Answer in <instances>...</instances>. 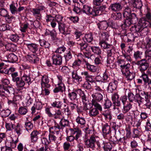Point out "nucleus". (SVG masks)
<instances>
[{"mask_svg":"<svg viewBox=\"0 0 151 151\" xmlns=\"http://www.w3.org/2000/svg\"><path fill=\"white\" fill-rule=\"evenodd\" d=\"M132 7L127 6L125 7L123 13L124 17L125 18L122 27L124 28L129 27L132 24L136 23L138 21V18L136 14L132 13Z\"/></svg>","mask_w":151,"mask_h":151,"instance_id":"f257e3e1","label":"nucleus"},{"mask_svg":"<svg viewBox=\"0 0 151 151\" xmlns=\"http://www.w3.org/2000/svg\"><path fill=\"white\" fill-rule=\"evenodd\" d=\"M149 92L144 91H140L137 93L139 106H142L144 108H150L151 107V102L149 99Z\"/></svg>","mask_w":151,"mask_h":151,"instance_id":"f03ea898","label":"nucleus"},{"mask_svg":"<svg viewBox=\"0 0 151 151\" xmlns=\"http://www.w3.org/2000/svg\"><path fill=\"white\" fill-rule=\"evenodd\" d=\"M12 81L15 83L16 85L17 88H22L25 84H28L29 85L31 83L22 76L21 77H19L18 72L12 73Z\"/></svg>","mask_w":151,"mask_h":151,"instance_id":"7ed1b4c3","label":"nucleus"},{"mask_svg":"<svg viewBox=\"0 0 151 151\" xmlns=\"http://www.w3.org/2000/svg\"><path fill=\"white\" fill-rule=\"evenodd\" d=\"M151 27V24L150 21L147 20L145 17L141 18L138 24L132 28L133 31H139L141 27Z\"/></svg>","mask_w":151,"mask_h":151,"instance_id":"20e7f679","label":"nucleus"},{"mask_svg":"<svg viewBox=\"0 0 151 151\" xmlns=\"http://www.w3.org/2000/svg\"><path fill=\"white\" fill-rule=\"evenodd\" d=\"M97 136L94 134L91 135L89 139L84 141L85 145L88 148H91L94 150L96 147V138Z\"/></svg>","mask_w":151,"mask_h":151,"instance_id":"39448f33","label":"nucleus"},{"mask_svg":"<svg viewBox=\"0 0 151 151\" xmlns=\"http://www.w3.org/2000/svg\"><path fill=\"white\" fill-rule=\"evenodd\" d=\"M91 106L90 108L88 115L91 117H95L99 114V111H102V107L101 105H97L92 104H89Z\"/></svg>","mask_w":151,"mask_h":151,"instance_id":"423d86ee","label":"nucleus"},{"mask_svg":"<svg viewBox=\"0 0 151 151\" xmlns=\"http://www.w3.org/2000/svg\"><path fill=\"white\" fill-rule=\"evenodd\" d=\"M136 64L138 66V69L141 73H145L144 71L146 70L149 66V63L145 59H142L137 61Z\"/></svg>","mask_w":151,"mask_h":151,"instance_id":"0eeeda50","label":"nucleus"},{"mask_svg":"<svg viewBox=\"0 0 151 151\" xmlns=\"http://www.w3.org/2000/svg\"><path fill=\"white\" fill-rule=\"evenodd\" d=\"M18 6L17 3H15L14 1L12 2V3L9 5V10L12 14L14 15L19 13L24 9V7L23 6H19L17 8Z\"/></svg>","mask_w":151,"mask_h":151,"instance_id":"6e6552de","label":"nucleus"},{"mask_svg":"<svg viewBox=\"0 0 151 151\" xmlns=\"http://www.w3.org/2000/svg\"><path fill=\"white\" fill-rule=\"evenodd\" d=\"M101 47L104 49H107V57L113 56L115 54V47L111 44H106L103 43L101 44Z\"/></svg>","mask_w":151,"mask_h":151,"instance_id":"1a4fd4ad","label":"nucleus"},{"mask_svg":"<svg viewBox=\"0 0 151 151\" xmlns=\"http://www.w3.org/2000/svg\"><path fill=\"white\" fill-rule=\"evenodd\" d=\"M44 8V7L43 6H39L37 8L32 9L31 12L36 19L40 20L42 18L40 12L43 10Z\"/></svg>","mask_w":151,"mask_h":151,"instance_id":"9d476101","label":"nucleus"},{"mask_svg":"<svg viewBox=\"0 0 151 151\" xmlns=\"http://www.w3.org/2000/svg\"><path fill=\"white\" fill-rule=\"evenodd\" d=\"M81 131L79 129H75L72 131V134L73 135H75V137L73 135H71L67 136L66 137V140L68 141L71 142L73 141L75 139L77 140L80 137L81 134Z\"/></svg>","mask_w":151,"mask_h":151,"instance_id":"9b49d317","label":"nucleus"},{"mask_svg":"<svg viewBox=\"0 0 151 151\" xmlns=\"http://www.w3.org/2000/svg\"><path fill=\"white\" fill-rule=\"evenodd\" d=\"M93 99L91 101V103L94 104L101 105L98 102H100L103 99V96L100 93L96 92L92 95Z\"/></svg>","mask_w":151,"mask_h":151,"instance_id":"f8f14e48","label":"nucleus"},{"mask_svg":"<svg viewBox=\"0 0 151 151\" xmlns=\"http://www.w3.org/2000/svg\"><path fill=\"white\" fill-rule=\"evenodd\" d=\"M77 44H78V48L82 51H86L88 52L90 50V47L88 44L84 41L83 42L81 40H77Z\"/></svg>","mask_w":151,"mask_h":151,"instance_id":"ddd939ff","label":"nucleus"},{"mask_svg":"<svg viewBox=\"0 0 151 151\" xmlns=\"http://www.w3.org/2000/svg\"><path fill=\"white\" fill-rule=\"evenodd\" d=\"M69 124V121L65 119H62L59 124H58L54 127V128L57 130V129L63 130L65 127L68 126Z\"/></svg>","mask_w":151,"mask_h":151,"instance_id":"4468645a","label":"nucleus"},{"mask_svg":"<svg viewBox=\"0 0 151 151\" xmlns=\"http://www.w3.org/2000/svg\"><path fill=\"white\" fill-rule=\"evenodd\" d=\"M122 7L123 6L120 3L116 2L111 4L109 9L114 12H119L122 9Z\"/></svg>","mask_w":151,"mask_h":151,"instance_id":"2eb2a0df","label":"nucleus"},{"mask_svg":"<svg viewBox=\"0 0 151 151\" xmlns=\"http://www.w3.org/2000/svg\"><path fill=\"white\" fill-rule=\"evenodd\" d=\"M52 64L56 65H59L62 64V58L60 55H54L52 56Z\"/></svg>","mask_w":151,"mask_h":151,"instance_id":"dca6fc26","label":"nucleus"},{"mask_svg":"<svg viewBox=\"0 0 151 151\" xmlns=\"http://www.w3.org/2000/svg\"><path fill=\"white\" fill-rule=\"evenodd\" d=\"M81 75L84 76L86 82L93 83H95V79L93 77L89 74L88 72L87 71H84L81 73Z\"/></svg>","mask_w":151,"mask_h":151,"instance_id":"f3484780","label":"nucleus"},{"mask_svg":"<svg viewBox=\"0 0 151 151\" xmlns=\"http://www.w3.org/2000/svg\"><path fill=\"white\" fill-rule=\"evenodd\" d=\"M106 8L105 5H103L100 6L98 9H94L92 12L93 16H96L101 14L102 13L105 11Z\"/></svg>","mask_w":151,"mask_h":151,"instance_id":"a211bd4d","label":"nucleus"},{"mask_svg":"<svg viewBox=\"0 0 151 151\" xmlns=\"http://www.w3.org/2000/svg\"><path fill=\"white\" fill-rule=\"evenodd\" d=\"M111 126L107 124H104L102 127V131L104 136L106 137L111 134Z\"/></svg>","mask_w":151,"mask_h":151,"instance_id":"6ab92c4d","label":"nucleus"},{"mask_svg":"<svg viewBox=\"0 0 151 151\" xmlns=\"http://www.w3.org/2000/svg\"><path fill=\"white\" fill-rule=\"evenodd\" d=\"M10 88V87L7 88L0 85V96L6 97L9 96V89Z\"/></svg>","mask_w":151,"mask_h":151,"instance_id":"aec40b11","label":"nucleus"},{"mask_svg":"<svg viewBox=\"0 0 151 151\" xmlns=\"http://www.w3.org/2000/svg\"><path fill=\"white\" fill-rule=\"evenodd\" d=\"M39 134V132L36 130H34L31 132L30 135L31 142L35 143L37 142Z\"/></svg>","mask_w":151,"mask_h":151,"instance_id":"412c9836","label":"nucleus"},{"mask_svg":"<svg viewBox=\"0 0 151 151\" xmlns=\"http://www.w3.org/2000/svg\"><path fill=\"white\" fill-rule=\"evenodd\" d=\"M78 93V89L72 92H69L68 94V97L70 100L72 102L77 101V93Z\"/></svg>","mask_w":151,"mask_h":151,"instance_id":"4be33fe9","label":"nucleus"},{"mask_svg":"<svg viewBox=\"0 0 151 151\" xmlns=\"http://www.w3.org/2000/svg\"><path fill=\"white\" fill-rule=\"evenodd\" d=\"M58 86L56 87L54 90L53 92L55 93L60 92L63 93L65 90V87L64 84L63 83H58Z\"/></svg>","mask_w":151,"mask_h":151,"instance_id":"5701e85b","label":"nucleus"},{"mask_svg":"<svg viewBox=\"0 0 151 151\" xmlns=\"http://www.w3.org/2000/svg\"><path fill=\"white\" fill-rule=\"evenodd\" d=\"M49 80L48 77L46 76H44L42 77L41 85V86H46L47 88H50V85L49 83Z\"/></svg>","mask_w":151,"mask_h":151,"instance_id":"b1692460","label":"nucleus"},{"mask_svg":"<svg viewBox=\"0 0 151 151\" xmlns=\"http://www.w3.org/2000/svg\"><path fill=\"white\" fill-rule=\"evenodd\" d=\"M109 36V35L107 32H104L101 35V38L102 39L100 40L99 43V45H100L101 47V44H103V43H105L106 44H109L106 42V41L108 40Z\"/></svg>","mask_w":151,"mask_h":151,"instance_id":"393cba45","label":"nucleus"},{"mask_svg":"<svg viewBox=\"0 0 151 151\" xmlns=\"http://www.w3.org/2000/svg\"><path fill=\"white\" fill-rule=\"evenodd\" d=\"M27 59L30 63L36 64L39 61V58L36 55H27Z\"/></svg>","mask_w":151,"mask_h":151,"instance_id":"a878e982","label":"nucleus"},{"mask_svg":"<svg viewBox=\"0 0 151 151\" xmlns=\"http://www.w3.org/2000/svg\"><path fill=\"white\" fill-rule=\"evenodd\" d=\"M1 81L2 83V84H0V85H2L8 88L9 87L11 88L9 89V95L13 90V88L12 87L9 86V84L10 83L8 79L6 78H2L1 80Z\"/></svg>","mask_w":151,"mask_h":151,"instance_id":"bb28decb","label":"nucleus"},{"mask_svg":"<svg viewBox=\"0 0 151 151\" xmlns=\"http://www.w3.org/2000/svg\"><path fill=\"white\" fill-rule=\"evenodd\" d=\"M78 91L79 93L80 97L81 98L82 101L83 103L89 102L88 98L87 97L84 91H82L81 89H78Z\"/></svg>","mask_w":151,"mask_h":151,"instance_id":"cd10ccee","label":"nucleus"},{"mask_svg":"<svg viewBox=\"0 0 151 151\" xmlns=\"http://www.w3.org/2000/svg\"><path fill=\"white\" fill-rule=\"evenodd\" d=\"M42 105L40 102H36L34 105L32 107L31 110H32L31 113L34 114L36 112V110H40L42 108Z\"/></svg>","mask_w":151,"mask_h":151,"instance_id":"c85d7f7f","label":"nucleus"},{"mask_svg":"<svg viewBox=\"0 0 151 151\" xmlns=\"http://www.w3.org/2000/svg\"><path fill=\"white\" fill-rule=\"evenodd\" d=\"M26 45L28 49L34 53H35L38 50V46L37 44L33 43H27Z\"/></svg>","mask_w":151,"mask_h":151,"instance_id":"c756f323","label":"nucleus"},{"mask_svg":"<svg viewBox=\"0 0 151 151\" xmlns=\"http://www.w3.org/2000/svg\"><path fill=\"white\" fill-rule=\"evenodd\" d=\"M75 120L78 126L79 127L84 126L86 124V119L84 117L78 116L76 117Z\"/></svg>","mask_w":151,"mask_h":151,"instance_id":"7c9ffc66","label":"nucleus"},{"mask_svg":"<svg viewBox=\"0 0 151 151\" xmlns=\"http://www.w3.org/2000/svg\"><path fill=\"white\" fill-rule=\"evenodd\" d=\"M77 70H73L72 72V77L73 79L76 80L78 83L82 81V77L78 75Z\"/></svg>","mask_w":151,"mask_h":151,"instance_id":"2f4dec72","label":"nucleus"},{"mask_svg":"<svg viewBox=\"0 0 151 151\" xmlns=\"http://www.w3.org/2000/svg\"><path fill=\"white\" fill-rule=\"evenodd\" d=\"M123 75H124L127 80H131L134 78L135 76V73L133 72H130V71L122 72Z\"/></svg>","mask_w":151,"mask_h":151,"instance_id":"473e14b6","label":"nucleus"},{"mask_svg":"<svg viewBox=\"0 0 151 151\" xmlns=\"http://www.w3.org/2000/svg\"><path fill=\"white\" fill-rule=\"evenodd\" d=\"M82 12L87 14H90L92 15L93 9H91L90 6L86 5H83V8L81 9Z\"/></svg>","mask_w":151,"mask_h":151,"instance_id":"72a5a7b5","label":"nucleus"},{"mask_svg":"<svg viewBox=\"0 0 151 151\" xmlns=\"http://www.w3.org/2000/svg\"><path fill=\"white\" fill-rule=\"evenodd\" d=\"M54 132L53 131H50L49 132H46L44 135L47 137H48L49 140L50 142L55 141L56 140V137L54 135Z\"/></svg>","mask_w":151,"mask_h":151,"instance_id":"f704fd0d","label":"nucleus"},{"mask_svg":"<svg viewBox=\"0 0 151 151\" xmlns=\"http://www.w3.org/2000/svg\"><path fill=\"white\" fill-rule=\"evenodd\" d=\"M117 81H115L110 83L107 87V90L109 93H112L113 91L116 89L117 87Z\"/></svg>","mask_w":151,"mask_h":151,"instance_id":"c9c22d12","label":"nucleus"},{"mask_svg":"<svg viewBox=\"0 0 151 151\" xmlns=\"http://www.w3.org/2000/svg\"><path fill=\"white\" fill-rule=\"evenodd\" d=\"M137 93L134 95L132 93H129L128 94V98L130 102H134L135 104H138V101L137 99Z\"/></svg>","mask_w":151,"mask_h":151,"instance_id":"e433bc0d","label":"nucleus"},{"mask_svg":"<svg viewBox=\"0 0 151 151\" xmlns=\"http://www.w3.org/2000/svg\"><path fill=\"white\" fill-rule=\"evenodd\" d=\"M58 29L60 32L64 35L66 36L67 35L65 31L66 25L63 23H59L58 24Z\"/></svg>","mask_w":151,"mask_h":151,"instance_id":"4c0bfd02","label":"nucleus"},{"mask_svg":"<svg viewBox=\"0 0 151 151\" xmlns=\"http://www.w3.org/2000/svg\"><path fill=\"white\" fill-rule=\"evenodd\" d=\"M81 63V61L78 58L75 60L72 64V67L74 69V70H78L80 69V66Z\"/></svg>","mask_w":151,"mask_h":151,"instance_id":"58836bf2","label":"nucleus"},{"mask_svg":"<svg viewBox=\"0 0 151 151\" xmlns=\"http://www.w3.org/2000/svg\"><path fill=\"white\" fill-rule=\"evenodd\" d=\"M7 59L9 62L14 63L17 61L18 58L17 57L14 53H12L8 55Z\"/></svg>","mask_w":151,"mask_h":151,"instance_id":"ea45409f","label":"nucleus"},{"mask_svg":"<svg viewBox=\"0 0 151 151\" xmlns=\"http://www.w3.org/2000/svg\"><path fill=\"white\" fill-rule=\"evenodd\" d=\"M53 109L51 106H46L45 107V111L46 114L49 117H52L53 116L54 114L52 111Z\"/></svg>","mask_w":151,"mask_h":151,"instance_id":"a19ab883","label":"nucleus"},{"mask_svg":"<svg viewBox=\"0 0 151 151\" xmlns=\"http://www.w3.org/2000/svg\"><path fill=\"white\" fill-rule=\"evenodd\" d=\"M83 130L85 132L86 136H88L89 135V137H90L91 135L94 134L93 130H92L91 128L89 127L88 125H87L86 126L84 127Z\"/></svg>","mask_w":151,"mask_h":151,"instance_id":"79ce46f5","label":"nucleus"},{"mask_svg":"<svg viewBox=\"0 0 151 151\" xmlns=\"http://www.w3.org/2000/svg\"><path fill=\"white\" fill-rule=\"evenodd\" d=\"M102 144L105 151H110L112 148V145L109 142H103Z\"/></svg>","mask_w":151,"mask_h":151,"instance_id":"37998d69","label":"nucleus"},{"mask_svg":"<svg viewBox=\"0 0 151 151\" xmlns=\"http://www.w3.org/2000/svg\"><path fill=\"white\" fill-rule=\"evenodd\" d=\"M139 31H134L135 32H139L142 36H145L149 32L148 27H141Z\"/></svg>","mask_w":151,"mask_h":151,"instance_id":"c03bdc74","label":"nucleus"},{"mask_svg":"<svg viewBox=\"0 0 151 151\" xmlns=\"http://www.w3.org/2000/svg\"><path fill=\"white\" fill-rule=\"evenodd\" d=\"M30 76V71L29 70L27 69L24 70V75L22 77L31 83Z\"/></svg>","mask_w":151,"mask_h":151,"instance_id":"a18cd8bd","label":"nucleus"},{"mask_svg":"<svg viewBox=\"0 0 151 151\" xmlns=\"http://www.w3.org/2000/svg\"><path fill=\"white\" fill-rule=\"evenodd\" d=\"M11 111L8 109H3L0 112V114L2 117H6L9 116Z\"/></svg>","mask_w":151,"mask_h":151,"instance_id":"49530a36","label":"nucleus"},{"mask_svg":"<svg viewBox=\"0 0 151 151\" xmlns=\"http://www.w3.org/2000/svg\"><path fill=\"white\" fill-rule=\"evenodd\" d=\"M98 28L99 29L106 30L108 27V24L106 21L100 22L97 24Z\"/></svg>","mask_w":151,"mask_h":151,"instance_id":"de8ad7c7","label":"nucleus"},{"mask_svg":"<svg viewBox=\"0 0 151 151\" xmlns=\"http://www.w3.org/2000/svg\"><path fill=\"white\" fill-rule=\"evenodd\" d=\"M85 65L86 66V68L90 71L92 72H95L97 71V68L93 65L90 64L88 63L85 61Z\"/></svg>","mask_w":151,"mask_h":151,"instance_id":"09e8293b","label":"nucleus"},{"mask_svg":"<svg viewBox=\"0 0 151 151\" xmlns=\"http://www.w3.org/2000/svg\"><path fill=\"white\" fill-rule=\"evenodd\" d=\"M143 52L141 51L137 50L134 52L133 54V58L136 60L142 59Z\"/></svg>","mask_w":151,"mask_h":151,"instance_id":"8fccbe9b","label":"nucleus"},{"mask_svg":"<svg viewBox=\"0 0 151 151\" xmlns=\"http://www.w3.org/2000/svg\"><path fill=\"white\" fill-rule=\"evenodd\" d=\"M39 42L41 46L45 48H49L50 44L47 41H46L44 39H40Z\"/></svg>","mask_w":151,"mask_h":151,"instance_id":"3c124183","label":"nucleus"},{"mask_svg":"<svg viewBox=\"0 0 151 151\" xmlns=\"http://www.w3.org/2000/svg\"><path fill=\"white\" fill-rule=\"evenodd\" d=\"M132 5V7L139 9L141 8L142 6L141 0H135Z\"/></svg>","mask_w":151,"mask_h":151,"instance_id":"603ef678","label":"nucleus"},{"mask_svg":"<svg viewBox=\"0 0 151 151\" xmlns=\"http://www.w3.org/2000/svg\"><path fill=\"white\" fill-rule=\"evenodd\" d=\"M83 39L85 42L90 43L93 40V37L92 34L89 33L86 35L83 38Z\"/></svg>","mask_w":151,"mask_h":151,"instance_id":"864d4df0","label":"nucleus"},{"mask_svg":"<svg viewBox=\"0 0 151 151\" xmlns=\"http://www.w3.org/2000/svg\"><path fill=\"white\" fill-rule=\"evenodd\" d=\"M91 49L92 52L96 54L100 55L101 54V50L99 47L92 46L91 47Z\"/></svg>","mask_w":151,"mask_h":151,"instance_id":"5fc2aeb1","label":"nucleus"},{"mask_svg":"<svg viewBox=\"0 0 151 151\" xmlns=\"http://www.w3.org/2000/svg\"><path fill=\"white\" fill-rule=\"evenodd\" d=\"M22 127L20 124H18L16 126L14 127V130L17 134L18 136L20 135L22 133Z\"/></svg>","mask_w":151,"mask_h":151,"instance_id":"6e6d98bb","label":"nucleus"},{"mask_svg":"<svg viewBox=\"0 0 151 151\" xmlns=\"http://www.w3.org/2000/svg\"><path fill=\"white\" fill-rule=\"evenodd\" d=\"M62 110L64 114L68 116L71 114V111L69 109V107L66 104L64 105V107L63 108Z\"/></svg>","mask_w":151,"mask_h":151,"instance_id":"4d7b16f0","label":"nucleus"},{"mask_svg":"<svg viewBox=\"0 0 151 151\" xmlns=\"http://www.w3.org/2000/svg\"><path fill=\"white\" fill-rule=\"evenodd\" d=\"M62 102L60 101H55L51 104V105L53 107L60 109L62 107Z\"/></svg>","mask_w":151,"mask_h":151,"instance_id":"13d9d810","label":"nucleus"},{"mask_svg":"<svg viewBox=\"0 0 151 151\" xmlns=\"http://www.w3.org/2000/svg\"><path fill=\"white\" fill-rule=\"evenodd\" d=\"M120 67L123 70L124 72L126 71H129V68L131 67V65L129 63H127L123 65H121Z\"/></svg>","mask_w":151,"mask_h":151,"instance_id":"bf43d9fd","label":"nucleus"},{"mask_svg":"<svg viewBox=\"0 0 151 151\" xmlns=\"http://www.w3.org/2000/svg\"><path fill=\"white\" fill-rule=\"evenodd\" d=\"M132 137L133 138L139 137L141 135V132L137 129H134Z\"/></svg>","mask_w":151,"mask_h":151,"instance_id":"052dcab7","label":"nucleus"},{"mask_svg":"<svg viewBox=\"0 0 151 151\" xmlns=\"http://www.w3.org/2000/svg\"><path fill=\"white\" fill-rule=\"evenodd\" d=\"M11 27L9 24H4L0 26V30L2 31L10 30Z\"/></svg>","mask_w":151,"mask_h":151,"instance_id":"680f3d73","label":"nucleus"},{"mask_svg":"<svg viewBox=\"0 0 151 151\" xmlns=\"http://www.w3.org/2000/svg\"><path fill=\"white\" fill-rule=\"evenodd\" d=\"M114 58L113 56L107 57V65L108 66H112L114 64Z\"/></svg>","mask_w":151,"mask_h":151,"instance_id":"e2e57ef3","label":"nucleus"},{"mask_svg":"<svg viewBox=\"0 0 151 151\" xmlns=\"http://www.w3.org/2000/svg\"><path fill=\"white\" fill-rule=\"evenodd\" d=\"M132 105L130 103H128L126 105H124L123 110L124 113H126L129 111L132 108Z\"/></svg>","mask_w":151,"mask_h":151,"instance_id":"0e129e2a","label":"nucleus"},{"mask_svg":"<svg viewBox=\"0 0 151 151\" xmlns=\"http://www.w3.org/2000/svg\"><path fill=\"white\" fill-rule=\"evenodd\" d=\"M41 88L42 94L45 96L48 95L50 93V91L49 89L50 88H47L46 86H41Z\"/></svg>","mask_w":151,"mask_h":151,"instance_id":"69168bd1","label":"nucleus"},{"mask_svg":"<svg viewBox=\"0 0 151 151\" xmlns=\"http://www.w3.org/2000/svg\"><path fill=\"white\" fill-rule=\"evenodd\" d=\"M9 13V12L4 8L0 9V15L4 18Z\"/></svg>","mask_w":151,"mask_h":151,"instance_id":"338daca9","label":"nucleus"},{"mask_svg":"<svg viewBox=\"0 0 151 151\" xmlns=\"http://www.w3.org/2000/svg\"><path fill=\"white\" fill-rule=\"evenodd\" d=\"M18 112L21 115H24L27 112L28 110L24 107L21 106L19 108Z\"/></svg>","mask_w":151,"mask_h":151,"instance_id":"774afa93","label":"nucleus"}]
</instances>
